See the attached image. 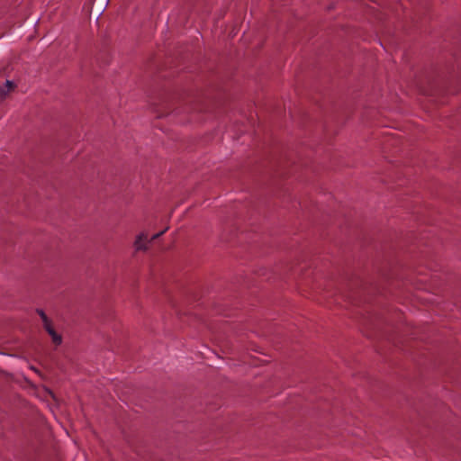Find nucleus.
Here are the masks:
<instances>
[{"label": "nucleus", "instance_id": "obj_1", "mask_svg": "<svg viewBox=\"0 0 461 461\" xmlns=\"http://www.w3.org/2000/svg\"><path fill=\"white\" fill-rule=\"evenodd\" d=\"M438 79H445L444 72L438 71V68L431 67L429 71H424L419 76L418 84L423 87L427 85L430 91L436 89L438 86Z\"/></svg>", "mask_w": 461, "mask_h": 461}, {"label": "nucleus", "instance_id": "obj_2", "mask_svg": "<svg viewBox=\"0 0 461 461\" xmlns=\"http://www.w3.org/2000/svg\"><path fill=\"white\" fill-rule=\"evenodd\" d=\"M109 1L110 0H93L90 13H93L94 15L96 16V19H98L105 10Z\"/></svg>", "mask_w": 461, "mask_h": 461}, {"label": "nucleus", "instance_id": "obj_3", "mask_svg": "<svg viewBox=\"0 0 461 461\" xmlns=\"http://www.w3.org/2000/svg\"><path fill=\"white\" fill-rule=\"evenodd\" d=\"M44 326V329L45 330L48 332V334L51 337V340L52 342L56 345V346H59L61 343H62V336L60 334H59L53 325H52V322L50 321L46 324L43 325Z\"/></svg>", "mask_w": 461, "mask_h": 461}, {"label": "nucleus", "instance_id": "obj_4", "mask_svg": "<svg viewBox=\"0 0 461 461\" xmlns=\"http://www.w3.org/2000/svg\"><path fill=\"white\" fill-rule=\"evenodd\" d=\"M5 87L0 86V102L4 101L10 91L16 88V84L12 80H6L5 84Z\"/></svg>", "mask_w": 461, "mask_h": 461}, {"label": "nucleus", "instance_id": "obj_5", "mask_svg": "<svg viewBox=\"0 0 461 461\" xmlns=\"http://www.w3.org/2000/svg\"><path fill=\"white\" fill-rule=\"evenodd\" d=\"M147 239V235L143 234V233H140L138 238H137V240L135 241V248H136V250H147V246L145 244H142L140 242V240H146Z\"/></svg>", "mask_w": 461, "mask_h": 461}, {"label": "nucleus", "instance_id": "obj_6", "mask_svg": "<svg viewBox=\"0 0 461 461\" xmlns=\"http://www.w3.org/2000/svg\"><path fill=\"white\" fill-rule=\"evenodd\" d=\"M36 312L39 314V316L41 317V319L43 322V325L51 321L42 309H37Z\"/></svg>", "mask_w": 461, "mask_h": 461}, {"label": "nucleus", "instance_id": "obj_7", "mask_svg": "<svg viewBox=\"0 0 461 461\" xmlns=\"http://www.w3.org/2000/svg\"><path fill=\"white\" fill-rule=\"evenodd\" d=\"M168 230V227H166L163 230L154 234L152 237H151V240H154L158 238H159L161 235H163L167 230Z\"/></svg>", "mask_w": 461, "mask_h": 461}, {"label": "nucleus", "instance_id": "obj_8", "mask_svg": "<svg viewBox=\"0 0 461 461\" xmlns=\"http://www.w3.org/2000/svg\"><path fill=\"white\" fill-rule=\"evenodd\" d=\"M31 368H32V370H34L36 373H40V371H39L37 368H35V367H33V366H32Z\"/></svg>", "mask_w": 461, "mask_h": 461}, {"label": "nucleus", "instance_id": "obj_9", "mask_svg": "<svg viewBox=\"0 0 461 461\" xmlns=\"http://www.w3.org/2000/svg\"><path fill=\"white\" fill-rule=\"evenodd\" d=\"M49 393H50V394L52 396V398H55V395H54V393H52V391H50H50H49Z\"/></svg>", "mask_w": 461, "mask_h": 461}, {"label": "nucleus", "instance_id": "obj_10", "mask_svg": "<svg viewBox=\"0 0 461 461\" xmlns=\"http://www.w3.org/2000/svg\"><path fill=\"white\" fill-rule=\"evenodd\" d=\"M0 373H3V374H4L5 372H4V371H2V370H0Z\"/></svg>", "mask_w": 461, "mask_h": 461}]
</instances>
